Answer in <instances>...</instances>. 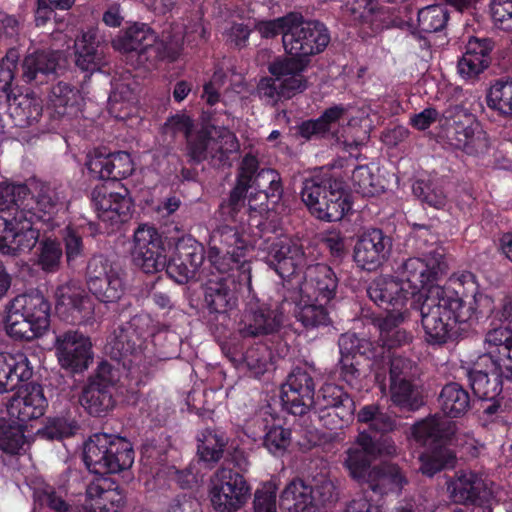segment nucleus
I'll list each match as a JSON object with an SVG mask.
<instances>
[{"label":"nucleus","instance_id":"6e6d98bb","mask_svg":"<svg viewBox=\"0 0 512 512\" xmlns=\"http://www.w3.org/2000/svg\"><path fill=\"white\" fill-rule=\"evenodd\" d=\"M299 19H301V13L292 11L275 19L258 21L255 30L265 39H273L282 35V43L284 44V34L289 33L291 26H294Z\"/></svg>","mask_w":512,"mask_h":512},{"label":"nucleus","instance_id":"8fccbe9b","mask_svg":"<svg viewBox=\"0 0 512 512\" xmlns=\"http://www.w3.org/2000/svg\"><path fill=\"white\" fill-rule=\"evenodd\" d=\"M66 491L45 484L34 491V501L40 508L48 512H76L66 499Z\"/></svg>","mask_w":512,"mask_h":512},{"label":"nucleus","instance_id":"72a5a7b5","mask_svg":"<svg viewBox=\"0 0 512 512\" xmlns=\"http://www.w3.org/2000/svg\"><path fill=\"white\" fill-rule=\"evenodd\" d=\"M243 157H250L255 162V171L251 175L250 188H254L259 195L272 205H276L282 199L284 189L280 173L272 168H260L258 157L248 152Z\"/></svg>","mask_w":512,"mask_h":512},{"label":"nucleus","instance_id":"49530a36","mask_svg":"<svg viewBox=\"0 0 512 512\" xmlns=\"http://www.w3.org/2000/svg\"><path fill=\"white\" fill-rule=\"evenodd\" d=\"M79 100V90L65 81H58L48 89V105L54 109L55 114L63 116L68 108H73Z\"/></svg>","mask_w":512,"mask_h":512},{"label":"nucleus","instance_id":"a878e982","mask_svg":"<svg viewBox=\"0 0 512 512\" xmlns=\"http://www.w3.org/2000/svg\"><path fill=\"white\" fill-rule=\"evenodd\" d=\"M48 401L43 388L37 383H26L19 387L7 406L8 414L25 424L44 415Z\"/></svg>","mask_w":512,"mask_h":512},{"label":"nucleus","instance_id":"7c9ffc66","mask_svg":"<svg viewBox=\"0 0 512 512\" xmlns=\"http://www.w3.org/2000/svg\"><path fill=\"white\" fill-rule=\"evenodd\" d=\"M368 297L379 307L400 311L412 297V292L406 289L398 278L379 276L366 288Z\"/></svg>","mask_w":512,"mask_h":512},{"label":"nucleus","instance_id":"393cba45","mask_svg":"<svg viewBox=\"0 0 512 512\" xmlns=\"http://www.w3.org/2000/svg\"><path fill=\"white\" fill-rule=\"evenodd\" d=\"M76 66L90 74L108 65L107 44L101 40L97 29L83 31L74 42Z\"/></svg>","mask_w":512,"mask_h":512},{"label":"nucleus","instance_id":"6ab92c4d","mask_svg":"<svg viewBox=\"0 0 512 512\" xmlns=\"http://www.w3.org/2000/svg\"><path fill=\"white\" fill-rule=\"evenodd\" d=\"M54 346L59 364L71 373L83 372L92 361V343L78 331L56 334Z\"/></svg>","mask_w":512,"mask_h":512},{"label":"nucleus","instance_id":"5701e85b","mask_svg":"<svg viewBox=\"0 0 512 512\" xmlns=\"http://www.w3.org/2000/svg\"><path fill=\"white\" fill-rule=\"evenodd\" d=\"M255 162L250 157H243L236 173V183L229 197L218 208L220 221L242 220L246 210L247 193L250 189L251 175L255 171Z\"/></svg>","mask_w":512,"mask_h":512},{"label":"nucleus","instance_id":"c9c22d12","mask_svg":"<svg viewBox=\"0 0 512 512\" xmlns=\"http://www.w3.org/2000/svg\"><path fill=\"white\" fill-rule=\"evenodd\" d=\"M314 289L316 302L329 303L334 298L337 288V279L333 270L325 264L308 266L305 276L304 289Z\"/></svg>","mask_w":512,"mask_h":512},{"label":"nucleus","instance_id":"4be33fe9","mask_svg":"<svg viewBox=\"0 0 512 512\" xmlns=\"http://www.w3.org/2000/svg\"><path fill=\"white\" fill-rule=\"evenodd\" d=\"M124 504V492L115 481L97 478L87 485L85 501L76 512H119Z\"/></svg>","mask_w":512,"mask_h":512},{"label":"nucleus","instance_id":"09e8293b","mask_svg":"<svg viewBox=\"0 0 512 512\" xmlns=\"http://www.w3.org/2000/svg\"><path fill=\"white\" fill-rule=\"evenodd\" d=\"M79 428L75 418L62 415L47 418L45 425L38 430L37 434L43 439L61 441L74 436Z\"/></svg>","mask_w":512,"mask_h":512},{"label":"nucleus","instance_id":"052dcab7","mask_svg":"<svg viewBox=\"0 0 512 512\" xmlns=\"http://www.w3.org/2000/svg\"><path fill=\"white\" fill-rule=\"evenodd\" d=\"M467 375L474 394L480 399L493 400L501 390L499 376L490 379V374L478 370H469Z\"/></svg>","mask_w":512,"mask_h":512},{"label":"nucleus","instance_id":"f03ea898","mask_svg":"<svg viewBox=\"0 0 512 512\" xmlns=\"http://www.w3.org/2000/svg\"><path fill=\"white\" fill-rule=\"evenodd\" d=\"M249 227H255L252 239L246 233L244 221H221L210 235L208 261L217 272L242 271L251 273L249 252L257 246L264 255L262 259L282 279L298 274L306 266L305 253L301 245L290 239L266 237L273 232L271 224L262 217H252Z\"/></svg>","mask_w":512,"mask_h":512},{"label":"nucleus","instance_id":"412c9836","mask_svg":"<svg viewBox=\"0 0 512 512\" xmlns=\"http://www.w3.org/2000/svg\"><path fill=\"white\" fill-rule=\"evenodd\" d=\"M91 200L98 217L112 225L121 224L131 216L133 202L127 188L121 185L120 191H109L104 185L96 186L91 193Z\"/></svg>","mask_w":512,"mask_h":512},{"label":"nucleus","instance_id":"e2e57ef3","mask_svg":"<svg viewBox=\"0 0 512 512\" xmlns=\"http://www.w3.org/2000/svg\"><path fill=\"white\" fill-rule=\"evenodd\" d=\"M63 253L59 241L46 238L39 245L38 264L45 272H56L60 267Z\"/></svg>","mask_w":512,"mask_h":512},{"label":"nucleus","instance_id":"37998d69","mask_svg":"<svg viewBox=\"0 0 512 512\" xmlns=\"http://www.w3.org/2000/svg\"><path fill=\"white\" fill-rule=\"evenodd\" d=\"M390 399L393 405L408 412L418 410L425 403L421 388L412 380L390 383Z\"/></svg>","mask_w":512,"mask_h":512},{"label":"nucleus","instance_id":"4468645a","mask_svg":"<svg viewBox=\"0 0 512 512\" xmlns=\"http://www.w3.org/2000/svg\"><path fill=\"white\" fill-rule=\"evenodd\" d=\"M242 271L218 272L204 284V306L210 315H226L236 307L238 286L250 281L251 274Z\"/></svg>","mask_w":512,"mask_h":512},{"label":"nucleus","instance_id":"864d4df0","mask_svg":"<svg viewBox=\"0 0 512 512\" xmlns=\"http://www.w3.org/2000/svg\"><path fill=\"white\" fill-rule=\"evenodd\" d=\"M320 398H322L323 401L321 404V407L323 408L321 412L323 414L319 416L320 420H324L326 417H331L332 412H325L328 408H333L334 415L339 417L341 421H344L345 415L337 412V409H339L341 405H344V401L352 402V399H350L349 395L344 392L342 387L333 383H326L318 391L317 400L319 401Z\"/></svg>","mask_w":512,"mask_h":512},{"label":"nucleus","instance_id":"13d9d810","mask_svg":"<svg viewBox=\"0 0 512 512\" xmlns=\"http://www.w3.org/2000/svg\"><path fill=\"white\" fill-rule=\"evenodd\" d=\"M449 21L448 9L440 4L429 5L418 12V26L426 33L440 32Z\"/></svg>","mask_w":512,"mask_h":512},{"label":"nucleus","instance_id":"a18cd8bd","mask_svg":"<svg viewBox=\"0 0 512 512\" xmlns=\"http://www.w3.org/2000/svg\"><path fill=\"white\" fill-rule=\"evenodd\" d=\"M322 301L307 303L301 300L295 308V318L306 329H314L328 326L331 323L329 313Z\"/></svg>","mask_w":512,"mask_h":512},{"label":"nucleus","instance_id":"3c124183","mask_svg":"<svg viewBox=\"0 0 512 512\" xmlns=\"http://www.w3.org/2000/svg\"><path fill=\"white\" fill-rule=\"evenodd\" d=\"M487 105L500 115L512 118V79H499L490 87Z\"/></svg>","mask_w":512,"mask_h":512},{"label":"nucleus","instance_id":"0e129e2a","mask_svg":"<svg viewBox=\"0 0 512 512\" xmlns=\"http://www.w3.org/2000/svg\"><path fill=\"white\" fill-rule=\"evenodd\" d=\"M308 485L312 490L311 495L316 512L336 501L335 485L329 478L325 476L314 478Z\"/></svg>","mask_w":512,"mask_h":512},{"label":"nucleus","instance_id":"423d86ee","mask_svg":"<svg viewBox=\"0 0 512 512\" xmlns=\"http://www.w3.org/2000/svg\"><path fill=\"white\" fill-rule=\"evenodd\" d=\"M51 304L38 291L17 295L7 308L5 328L15 340L31 341L42 336L50 326Z\"/></svg>","mask_w":512,"mask_h":512},{"label":"nucleus","instance_id":"de8ad7c7","mask_svg":"<svg viewBox=\"0 0 512 512\" xmlns=\"http://www.w3.org/2000/svg\"><path fill=\"white\" fill-rule=\"evenodd\" d=\"M311 59L302 56H278L268 66L270 74L277 79L305 78L302 73L308 68Z\"/></svg>","mask_w":512,"mask_h":512},{"label":"nucleus","instance_id":"1a4fd4ad","mask_svg":"<svg viewBox=\"0 0 512 512\" xmlns=\"http://www.w3.org/2000/svg\"><path fill=\"white\" fill-rule=\"evenodd\" d=\"M115 50L136 57L138 65L155 67L158 61L174 62L179 57V49L159 40L147 24H134L113 39Z\"/></svg>","mask_w":512,"mask_h":512},{"label":"nucleus","instance_id":"a19ab883","mask_svg":"<svg viewBox=\"0 0 512 512\" xmlns=\"http://www.w3.org/2000/svg\"><path fill=\"white\" fill-rule=\"evenodd\" d=\"M438 401L446 417L463 416L471 406L468 391L456 382L448 383L442 388Z\"/></svg>","mask_w":512,"mask_h":512},{"label":"nucleus","instance_id":"c03bdc74","mask_svg":"<svg viewBox=\"0 0 512 512\" xmlns=\"http://www.w3.org/2000/svg\"><path fill=\"white\" fill-rule=\"evenodd\" d=\"M252 421L265 432L264 447L273 455H282L290 445L291 430L280 425L269 426L268 418L255 417Z\"/></svg>","mask_w":512,"mask_h":512},{"label":"nucleus","instance_id":"9b49d317","mask_svg":"<svg viewBox=\"0 0 512 512\" xmlns=\"http://www.w3.org/2000/svg\"><path fill=\"white\" fill-rule=\"evenodd\" d=\"M171 249L172 239L164 238L153 226L140 224L134 231L132 261L145 274L166 270Z\"/></svg>","mask_w":512,"mask_h":512},{"label":"nucleus","instance_id":"20e7f679","mask_svg":"<svg viewBox=\"0 0 512 512\" xmlns=\"http://www.w3.org/2000/svg\"><path fill=\"white\" fill-rule=\"evenodd\" d=\"M426 341L445 344L456 323L470 321L476 313L473 302L466 303L455 291L431 287L420 307Z\"/></svg>","mask_w":512,"mask_h":512},{"label":"nucleus","instance_id":"f8f14e48","mask_svg":"<svg viewBox=\"0 0 512 512\" xmlns=\"http://www.w3.org/2000/svg\"><path fill=\"white\" fill-rule=\"evenodd\" d=\"M85 280L88 291L104 304L117 303L126 291L124 273L103 254L88 260Z\"/></svg>","mask_w":512,"mask_h":512},{"label":"nucleus","instance_id":"4c0bfd02","mask_svg":"<svg viewBox=\"0 0 512 512\" xmlns=\"http://www.w3.org/2000/svg\"><path fill=\"white\" fill-rule=\"evenodd\" d=\"M280 79L264 77L259 81L258 94L269 102H277L281 98H291L296 93L303 92L308 87L306 78Z\"/></svg>","mask_w":512,"mask_h":512},{"label":"nucleus","instance_id":"ddd939ff","mask_svg":"<svg viewBox=\"0 0 512 512\" xmlns=\"http://www.w3.org/2000/svg\"><path fill=\"white\" fill-rule=\"evenodd\" d=\"M251 496L245 476L232 468H219L211 478L209 497L214 510L237 512Z\"/></svg>","mask_w":512,"mask_h":512},{"label":"nucleus","instance_id":"b1692460","mask_svg":"<svg viewBox=\"0 0 512 512\" xmlns=\"http://www.w3.org/2000/svg\"><path fill=\"white\" fill-rule=\"evenodd\" d=\"M56 312L72 325H85L94 317V303L90 296L70 286H60L56 293Z\"/></svg>","mask_w":512,"mask_h":512},{"label":"nucleus","instance_id":"338daca9","mask_svg":"<svg viewBox=\"0 0 512 512\" xmlns=\"http://www.w3.org/2000/svg\"><path fill=\"white\" fill-rule=\"evenodd\" d=\"M380 191L377 177L368 165L354 168V193L371 197Z\"/></svg>","mask_w":512,"mask_h":512},{"label":"nucleus","instance_id":"603ef678","mask_svg":"<svg viewBox=\"0 0 512 512\" xmlns=\"http://www.w3.org/2000/svg\"><path fill=\"white\" fill-rule=\"evenodd\" d=\"M25 425L0 418V449L7 454H17L25 443Z\"/></svg>","mask_w":512,"mask_h":512},{"label":"nucleus","instance_id":"f704fd0d","mask_svg":"<svg viewBox=\"0 0 512 512\" xmlns=\"http://www.w3.org/2000/svg\"><path fill=\"white\" fill-rule=\"evenodd\" d=\"M456 432V424L444 415L435 414L413 425L416 441L423 445L450 440Z\"/></svg>","mask_w":512,"mask_h":512},{"label":"nucleus","instance_id":"7ed1b4c3","mask_svg":"<svg viewBox=\"0 0 512 512\" xmlns=\"http://www.w3.org/2000/svg\"><path fill=\"white\" fill-rule=\"evenodd\" d=\"M0 183V253L18 255L31 251L39 240L37 222L53 226L61 208L59 193L50 185L34 182Z\"/></svg>","mask_w":512,"mask_h":512},{"label":"nucleus","instance_id":"c85d7f7f","mask_svg":"<svg viewBox=\"0 0 512 512\" xmlns=\"http://www.w3.org/2000/svg\"><path fill=\"white\" fill-rule=\"evenodd\" d=\"M58 57L53 51L37 50L27 54L21 62L22 82L39 87L54 81L58 67Z\"/></svg>","mask_w":512,"mask_h":512},{"label":"nucleus","instance_id":"f257e3e1","mask_svg":"<svg viewBox=\"0 0 512 512\" xmlns=\"http://www.w3.org/2000/svg\"><path fill=\"white\" fill-rule=\"evenodd\" d=\"M152 333V318L147 313L134 315L114 330L107 350L118 367L102 361L88 378L80 403L89 415H108L116 406V394L129 405L138 402L141 387L151 377V362L144 354V345Z\"/></svg>","mask_w":512,"mask_h":512},{"label":"nucleus","instance_id":"dca6fc26","mask_svg":"<svg viewBox=\"0 0 512 512\" xmlns=\"http://www.w3.org/2000/svg\"><path fill=\"white\" fill-rule=\"evenodd\" d=\"M173 252L168 258L166 274L177 284L195 278L205 260V247L192 236L172 239Z\"/></svg>","mask_w":512,"mask_h":512},{"label":"nucleus","instance_id":"2f4dec72","mask_svg":"<svg viewBox=\"0 0 512 512\" xmlns=\"http://www.w3.org/2000/svg\"><path fill=\"white\" fill-rule=\"evenodd\" d=\"M450 498L455 503L480 505L490 492L481 475L473 471H461L448 485Z\"/></svg>","mask_w":512,"mask_h":512},{"label":"nucleus","instance_id":"aec40b11","mask_svg":"<svg viewBox=\"0 0 512 512\" xmlns=\"http://www.w3.org/2000/svg\"><path fill=\"white\" fill-rule=\"evenodd\" d=\"M85 166L89 178L93 180L118 182L134 171L133 160L126 151L106 152V149H95L87 156Z\"/></svg>","mask_w":512,"mask_h":512},{"label":"nucleus","instance_id":"774afa93","mask_svg":"<svg viewBox=\"0 0 512 512\" xmlns=\"http://www.w3.org/2000/svg\"><path fill=\"white\" fill-rule=\"evenodd\" d=\"M13 104L15 105V113L22 117V120L31 125L37 122L42 115L43 108L37 98L29 97L28 95H20L17 97L15 94L12 96Z\"/></svg>","mask_w":512,"mask_h":512},{"label":"nucleus","instance_id":"4d7b16f0","mask_svg":"<svg viewBox=\"0 0 512 512\" xmlns=\"http://www.w3.org/2000/svg\"><path fill=\"white\" fill-rule=\"evenodd\" d=\"M421 465L419 470L422 474L432 477L436 473L453 468L456 462L454 453L445 447H439L420 457Z\"/></svg>","mask_w":512,"mask_h":512},{"label":"nucleus","instance_id":"680f3d73","mask_svg":"<svg viewBox=\"0 0 512 512\" xmlns=\"http://www.w3.org/2000/svg\"><path fill=\"white\" fill-rule=\"evenodd\" d=\"M358 7H363L364 11L357 19H354V27L359 26L358 34L365 40L377 34L381 29V24L375 10L376 5L372 0H362Z\"/></svg>","mask_w":512,"mask_h":512},{"label":"nucleus","instance_id":"bb28decb","mask_svg":"<svg viewBox=\"0 0 512 512\" xmlns=\"http://www.w3.org/2000/svg\"><path fill=\"white\" fill-rule=\"evenodd\" d=\"M462 57L457 62L459 76L467 81H475L492 62L494 42L490 38L470 37Z\"/></svg>","mask_w":512,"mask_h":512},{"label":"nucleus","instance_id":"39448f33","mask_svg":"<svg viewBox=\"0 0 512 512\" xmlns=\"http://www.w3.org/2000/svg\"><path fill=\"white\" fill-rule=\"evenodd\" d=\"M300 194L311 215L321 221H339L352 209L349 185L328 174L306 178Z\"/></svg>","mask_w":512,"mask_h":512},{"label":"nucleus","instance_id":"79ce46f5","mask_svg":"<svg viewBox=\"0 0 512 512\" xmlns=\"http://www.w3.org/2000/svg\"><path fill=\"white\" fill-rule=\"evenodd\" d=\"M19 53L16 49H9L0 61V102L6 101L12 105V96L22 81L18 74Z\"/></svg>","mask_w":512,"mask_h":512},{"label":"nucleus","instance_id":"58836bf2","mask_svg":"<svg viewBox=\"0 0 512 512\" xmlns=\"http://www.w3.org/2000/svg\"><path fill=\"white\" fill-rule=\"evenodd\" d=\"M197 454L208 467L218 463L224 454L228 438L225 433L212 428L203 429L197 436Z\"/></svg>","mask_w":512,"mask_h":512},{"label":"nucleus","instance_id":"cd10ccee","mask_svg":"<svg viewBox=\"0 0 512 512\" xmlns=\"http://www.w3.org/2000/svg\"><path fill=\"white\" fill-rule=\"evenodd\" d=\"M283 325V313L266 305L250 308L239 324V334L243 339L261 336H274Z\"/></svg>","mask_w":512,"mask_h":512},{"label":"nucleus","instance_id":"2eb2a0df","mask_svg":"<svg viewBox=\"0 0 512 512\" xmlns=\"http://www.w3.org/2000/svg\"><path fill=\"white\" fill-rule=\"evenodd\" d=\"M330 42V34L326 26L317 20L301 19L291 26L289 33L284 34V49L289 55L311 56L322 53Z\"/></svg>","mask_w":512,"mask_h":512},{"label":"nucleus","instance_id":"c756f323","mask_svg":"<svg viewBox=\"0 0 512 512\" xmlns=\"http://www.w3.org/2000/svg\"><path fill=\"white\" fill-rule=\"evenodd\" d=\"M390 238L379 229H369L358 236L354 246V261L366 270L375 268L388 254Z\"/></svg>","mask_w":512,"mask_h":512},{"label":"nucleus","instance_id":"a211bd4d","mask_svg":"<svg viewBox=\"0 0 512 512\" xmlns=\"http://www.w3.org/2000/svg\"><path fill=\"white\" fill-rule=\"evenodd\" d=\"M447 265L441 252H430L425 259L408 258L395 270L398 280L406 289L412 292V297L420 292L426 285L437 279L438 275L445 273Z\"/></svg>","mask_w":512,"mask_h":512},{"label":"nucleus","instance_id":"69168bd1","mask_svg":"<svg viewBox=\"0 0 512 512\" xmlns=\"http://www.w3.org/2000/svg\"><path fill=\"white\" fill-rule=\"evenodd\" d=\"M243 358V365L240 368H247L255 376H259L267 370L270 352L266 345L256 344L244 352Z\"/></svg>","mask_w":512,"mask_h":512},{"label":"nucleus","instance_id":"473e14b6","mask_svg":"<svg viewBox=\"0 0 512 512\" xmlns=\"http://www.w3.org/2000/svg\"><path fill=\"white\" fill-rule=\"evenodd\" d=\"M101 233L99 224L85 222L82 224H68L61 230V240L64 245V254L69 267L85 257V238H95Z\"/></svg>","mask_w":512,"mask_h":512},{"label":"nucleus","instance_id":"6e6552de","mask_svg":"<svg viewBox=\"0 0 512 512\" xmlns=\"http://www.w3.org/2000/svg\"><path fill=\"white\" fill-rule=\"evenodd\" d=\"M357 444L362 452L354 451V479L368 483L372 490H376L378 480L401 490L407 483V479L399 467L395 465H386L381 469L371 467V461L376 456L394 454L396 452L394 444L388 439L380 442L366 432H359Z\"/></svg>","mask_w":512,"mask_h":512},{"label":"nucleus","instance_id":"9d476101","mask_svg":"<svg viewBox=\"0 0 512 512\" xmlns=\"http://www.w3.org/2000/svg\"><path fill=\"white\" fill-rule=\"evenodd\" d=\"M442 117L448 125L446 137L449 143L467 154L479 155L489 148V140L474 115L460 105L447 108Z\"/></svg>","mask_w":512,"mask_h":512},{"label":"nucleus","instance_id":"f3484780","mask_svg":"<svg viewBox=\"0 0 512 512\" xmlns=\"http://www.w3.org/2000/svg\"><path fill=\"white\" fill-rule=\"evenodd\" d=\"M281 404L285 411L294 416H303L316 404L315 382L310 372L295 367L281 387Z\"/></svg>","mask_w":512,"mask_h":512},{"label":"nucleus","instance_id":"0eeeda50","mask_svg":"<svg viewBox=\"0 0 512 512\" xmlns=\"http://www.w3.org/2000/svg\"><path fill=\"white\" fill-rule=\"evenodd\" d=\"M135 452L130 441L107 432L94 433L85 442L83 460L89 471L103 475L131 468Z\"/></svg>","mask_w":512,"mask_h":512},{"label":"nucleus","instance_id":"bf43d9fd","mask_svg":"<svg viewBox=\"0 0 512 512\" xmlns=\"http://www.w3.org/2000/svg\"><path fill=\"white\" fill-rule=\"evenodd\" d=\"M357 419L359 423L367 424L371 430L379 433L390 432L396 426L395 420L383 412L377 404L362 407L357 414Z\"/></svg>","mask_w":512,"mask_h":512},{"label":"nucleus","instance_id":"ea45409f","mask_svg":"<svg viewBox=\"0 0 512 512\" xmlns=\"http://www.w3.org/2000/svg\"><path fill=\"white\" fill-rule=\"evenodd\" d=\"M408 317L407 311H396L389 313L379 323L380 339L384 346L398 348L409 344L413 336L411 332L400 327Z\"/></svg>","mask_w":512,"mask_h":512},{"label":"nucleus","instance_id":"5fc2aeb1","mask_svg":"<svg viewBox=\"0 0 512 512\" xmlns=\"http://www.w3.org/2000/svg\"><path fill=\"white\" fill-rule=\"evenodd\" d=\"M214 125H202L195 133L189 134L186 139L187 156L193 164H200L207 158V150L212 141Z\"/></svg>","mask_w":512,"mask_h":512},{"label":"nucleus","instance_id":"e433bc0d","mask_svg":"<svg viewBox=\"0 0 512 512\" xmlns=\"http://www.w3.org/2000/svg\"><path fill=\"white\" fill-rule=\"evenodd\" d=\"M311 493L312 490L306 481L295 478L281 492L280 508L287 512H316Z\"/></svg>","mask_w":512,"mask_h":512}]
</instances>
